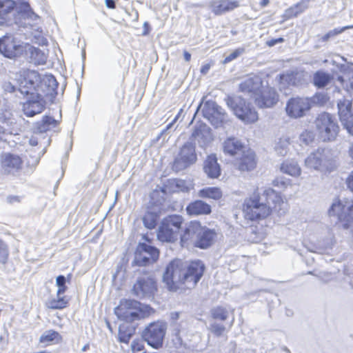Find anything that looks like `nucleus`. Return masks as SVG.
Returning <instances> with one entry per match:
<instances>
[{
	"instance_id": "2eb2a0df",
	"label": "nucleus",
	"mask_w": 353,
	"mask_h": 353,
	"mask_svg": "<svg viewBox=\"0 0 353 353\" xmlns=\"http://www.w3.org/2000/svg\"><path fill=\"white\" fill-rule=\"evenodd\" d=\"M157 290V283L154 278L144 276L137 279L132 292L137 298H152Z\"/></svg>"
},
{
	"instance_id": "e2e57ef3",
	"label": "nucleus",
	"mask_w": 353,
	"mask_h": 353,
	"mask_svg": "<svg viewBox=\"0 0 353 353\" xmlns=\"http://www.w3.org/2000/svg\"><path fill=\"white\" fill-rule=\"evenodd\" d=\"M105 4L107 8L114 9L115 8V1L114 0H105Z\"/></svg>"
},
{
	"instance_id": "5fc2aeb1",
	"label": "nucleus",
	"mask_w": 353,
	"mask_h": 353,
	"mask_svg": "<svg viewBox=\"0 0 353 353\" xmlns=\"http://www.w3.org/2000/svg\"><path fill=\"white\" fill-rule=\"evenodd\" d=\"M173 335L175 336L174 339H173V341H174L176 345H183V340L180 335V330L178 329L177 327H176L173 330Z\"/></svg>"
},
{
	"instance_id": "a211bd4d",
	"label": "nucleus",
	"mask_w": 353,
	"mask_h": 353,
	"mask_svg": "<svg viewBox=\"0 0 353 353\" xmlns=\"http://www.w3.org/2000/svg\"><path fill=\"white\" fill-rule=\"evenodd\" d=\"M311 108L310 100L305 97L291 98L287 102L285 111L291 118H300Z\"/></svg>"
},
{
	"instance_id": "7c9ffc66",
	"label": "nucleus",
	"mask_w": 353,
	"mask_h": 353,
	"mask_svg": "<svg viewBox=\"0 0 353 353\" xmlns=\"http://www.w3.org/2000/svg\"><path fill=\"white\" fill-rule=\"evenodd\" d=\"M187 213L191 216L209 214L211 213V206L201 200L190 203L186 207Z\"/></svg>"
},
{
	"instance_id": "7ed1b4c3",
	"label": "nucleus",
	"mask_w": 353,
	"mask_h": 353,
	"mask_svg": "<svg viewBox=\"0 0 353 353\" xmlns=\"http://www.w3.org/2000/svg\"><path fill=\"white\" fill-rule=\"evenodd\" d=\"M57 125V121L54 118L48 116L44 117L41 121L37 123L33 134L30 138L29 143L32 146L37 145L43 146V154L51 141L46 132L55 128Z\"/></svg>"
},
{
	"instance_id": "f3484780",
	"label": "nucleus",
	"mask_w": 353,
	"mask_h": 353,
	"mask_svg": "<svg viewBox=\"0 0 353 353\" xmlns=\"http://www.w3.org/2000/svg\"><path fill=\"white\" fill-rule=\"evenodd\" d=\"M25 46L26 43L18 41L12 35H6L0 39V52L9 59L21 55Z\"/></svg>"
},
{
	"instance_id": "f03ea898",
	"label": "nucleus",
	"mask_w": 353,
	"mask_h": 353,
	"mask_svg": "<svg viewBox=\"0 0 353 353\" xmlns=\"http://www.w3.org/2000/svg\"><path fill=\"white\" fill-rule=\"evenodd\" d=\"M184 261L180 259L172 261L167 266L163 274V282L170 291H176L185 285Z\"/></svg>"
},
{
	"instance_id": "58836bf2",
	"label": "nucleus",
	"mask_w": 353,
	"mask_h": 353,
	"mask_svg": "<svg viewBox=\"0 0 353 353\" xmlns=\"http://www.w3.org/2000/svg\"><path fill=\"white\" fill-rule=\"evenodd\" d=\"M338 113L340 119L346 121L345 117H346L347 112L352 109V101L347 99H342L339 100L337 102Z\"/></svg>"
},
{
	"instance_id": "f257e3e1",
	"label": "nucleus",
	"mask_w": 353,
	"mask_h": 353,
	"mask_svg": "<svg viewBox=\"0 0 353 353\" xmlns=\"http://www.w3.org/2000/svg\"><path fill=\"white\" fill-rule=\"evenodd\" d=\"M330 218H335L347 229L353 223V199H343L334 201L328 210Z\"/></svg>"
},
{
	"instance_id": "6ab92c4d",
	"label": "nucleus",
	"mask_w": 353,
	"mask_h": 353,
	"mask_svg": "<svg viewBox=\"0 0 353 353\" xmlns=\"http://www.w3.org/2000/svg\"><path fill=\"white\" fill-rule=\"evenodd\" d=\"M41 83L39 74L34 70H30L26 73L24 79L21 81L19 90L23 94L34 95V92H37V88Z\"/></svg>"
},
{
	"instance_id": "bf43d9fd",
	"label": "nucleus",
	"mask_w": 353,
	"mask_h": 353,
	"mask_svg": "<svg viewBox=\"0 0 353 353\" xmlns=\"http://www.w3.org/2000/svg\"><path fill=\"white\" fill-rule=\"evenodd\" d=\"M65 277L63 275H59L56 279V285L59 287L65 285Z\"/></svg>"
},
{
	"instance_id": "0eeeda50",
	"label": "nucleus",
	"mask_w": 353,
	"mask_h": 353,
	"mask_svg": "<svg viewBox=\"0 0 353 353\" xmlns=\"http://www.w3.org/2000/svg\"><path fill=\"white\" fill-rule=\"evenodd\" d=\"M226 103L236 116L245 123H254L258 120V114L254 108L241 97H228Z\"/></svg>"
},
{
	"instance_id": "0e129e2a",
	"label": "nucleus",
	"mask_w": 353,
	"mask_h": 353,
	"mask_svg": "<svg viewBox=\"0 0 353 353\" xmlns=\"http://www.w3.org/2000/svg\"><path fill=\"white\" fill-rule=\"evenodd\" d=\"M179 315H180L179 312H172L170 314V317L173 321H175L179 318Z\"/></svg>"
},
{
	"instance_id": "338daca9",
	"label": "nucleus",
	"mask_w": 353,
	"mask_h": 353,
	"mask_svg": "<svg viewBox=\"0 0 353 353\" xmlns=\"http://www.w3.org/2000/svg\"><path fill=\"white\" fill-rule=\"evenodd\" d=\"M183 57H184V59L186 61H190V59H191V54L187 52V51H185L183 52Z\"/></svg>"
},
{
	"instance_id": "b1692460",
	"label": "nucleus",
	"mask_w": 353,
	"mask_h": 353,
	"mask_svg": "<svg viewBox=\"0 0 353 353\" xmlns=\"http://www.w3.org/2000/svg\"><path fill=\"white\" fill-rule=\"evenodd\" d=\"M1 165L5 172L14 173L21 169L22 160L18 155L6 153L2 155Z\"/></svg>"
},
{
	"instance_id": "6e6552de",
	"label": "nucleus",
	"mask_w": 353,
	"mask_h": 353,
	"mask_svg": "<svg viewBox=\"0 0 353 353\" xmlns=\"http://www.w3.org/2000/svg\"><path fill=\"white\" fill-rule=\"evenodd\" d=\"M195 235L196 237L194 241L195 245L205 249L211 245L216 234L211 230L200 228L198 224H194L185 229L184 234L181 237V242L185 243L192 239Z\"/></svg>"
},
{
	"instance_id": "2f4dec72",
	"label": "nucleus",
	"mask_w": 353,
	"mask_h": 353,
	"mask_svg": "<svg viewBox=\"0 0 353 353\" xmlns=\"http://www.w3.org/2000/svg\"><path fill=\"white\" fill-rule=\"evenodd\" d=\"M67 290L66 285H63L58 288L57 292V299H52L46 303L48 307L50 309H63L65 308L68 305V301L65 299V296H61Z\"/></svg>"
},
{
	"instance_id": "423d86ee",
	"label": "nucleus",
	"mask_w": 353,
	"mask_h": 353,
	"mask_svg": "<svg viewBox=\"0 0 353 353\" xmlns=\"http://www.w3.org/2000/svg\"><path fill=\"white\" fill-rule=\"evenodd\" d=\"M183 218L179 215L168 216L163 219L158 230V239L162 242H174L178 238Z\"/></svg>"
},
{
	"instance_id": "39448f33",
	"label": "nucleus",
	"mask_w": 353,
	"mask_h": 353,
	"mask_svg": "<svg viewBox=\"0 0 353 353\" xmlns=\"http://www.w3.org/2000/svg\"><path fill=\"white\" fill-rule=\"evenodd\" d=\"M314 123L319 136L323 141H332L336 138L339 127L332 114L327 112L319 114Z\"/></svg>"
},
{
	"instance_id": "473e14b6",
	"label": "nucleus",
	"mask_w": 353,
	"mask_h": 353,
	"mask_svg": "<svg viewBox=\"0 0 353 353\" xmlns=\"http://www.w3.org/2000/svg\"><path fill=\"white\" fill-rule=\"evenodd\" d=\"M333 77L323 70H318L315 72L312 77L313 84L318 88H323L329 85L332 81Z\"/></svg>"
},
{
	"instance_id": "774afa93",
	"label": "nucleus",
	"mask_w": 353,
	"mask_h": 353,
	"mask_svg": "<svg viewBox=\"0 0 353 353\" xmlns=\"http://www.w3.org/2000/svg\"><path fill=\"white\" fill-rule=\"evenodd\" d=\"M349 154H350V157L353 159V143L350 146Z\"/></svg>"
},
{
	"instance_id": "9d476101",
	"label": "nucleus",
	"mask_w": 353,
	"mask_h": 353,
	"mask_svg": "<svg viewBox=\"0 0 353 353\" xmlns=\"http://www.w3.org/2000/svg\"><path fill=\"white\" fill-rule=\"evenodd\" d=\"M141 312V303L131 299L121 301L120 304L114 309V313L117 317L127 322L139 319L142 316Z\"/></svg>"
},
{
	"instance_id": "37998d69",
	"label": "nucleus",
	"mask_w": 353,
	"mask_h": 353,
	"mask_svg": "<svg viewBox=\"0 0 353 353\" xmlns=\"http://www.w3.org/2000/svg\"><path fill=\"white\" fill-rule=\"evenodd\" d=\"M59 337V334L54 330H50L46 331L41 336L39 341L41 343L52 342Z\"/></svg>"
},
{
	"instance_id": "680f3d73",
	"label": "nucleus",
	"mask_w": 353,
	"mask_h": 353,
	"mask_svg": "<svg viewBox=\"0 0 353 353\" xmlns=\"http://www.w3.org/2000/svg\"><path fill=\"white\" fill-rule=\"evenodd\" d=\"M348 188L353 192V171L350 173L346 180Z\"/></svg>"
},
{
	"instance_id": "ddd939ff",
	"label": "nucleus",
	"mask_w": 353,
	"mask_h": 353,
	"mask_svg": "<svg viewBox=\"0 0 353 353\" xmlns=\"http://www.w3.org/2000/svg\"><path fill=\"white\" fill-rule=\"evenodd\" d=\"M204 270L205 265L199 260L184 262L185 288H194L202 277Z\"/></svg>"
},
{
	"instance_id": "f704fd0d",
	"label": "nucleus",
	"mask_w": 353,
	"mask_h": 353,
	"mask_svg": "<svg viewBox=\"0 0 353 353\" xmlns=\"http://www.w3.org/2000/svg\"><path fill=\"white\" fill-rule=\"evenodd\" d=\"M198 196L201 198L219 200L223 196L222 191L217 187H206L198 192Z\"/></svg>"
},
{
	"instance_id": "052dcab7",
	"label": "nucleus",
	"mask_w": 353,
	"mask_h": 353,
	"mask_svg": "<svg viewBox=\"0 0 353 353\" xmlns=\"http://www.w3.org/2000/svg\"><path fill=\"white\" fill-rule=\"evenodd\" d=\"M284 41L283 38L273 39L267 41V45L270 47L274 46L277 43H283Z\"/></svg>"
},
{
	"instance_id": "ea45409f",
	"label": "nucleus",
	"mask_w": 353,
	"mask_h": 353,
	"mask_svg": "<svg viewBox=\"0 0 353 353\" xmlns=\"http://www.w3.org/2000/svg\"><path fill=\"white\" fill-rule=\"evenodd\" d=\"M15 8V1L13 0H0V20L6 19L7 14ZM0 23H2L0 21Z\"/></svg>"
},
{
	"instance_id": "c756f323",
	"label": "nucleus",
	"mask_w": 353,
	"mask_h": 353,
	"mask_svg": "<svg viewBox=\"0 0 353 353\" xmlns=\"http://www.w3.org/2000/svg\"><path fill=\"white\" fill-rule=\"evenodd\" d=\"M24 52L27 56H29L30 61L35 65H43L47 60V55L40 49L26 43Z\"/></svg>"
},
{
	"instance_id": "393cba45",
	"label": "nucleus",
	"mask_w": 353,
	"mask_h": 353,
	"mask_svg": "<svg viewBox=\"0 0 353 353\" xmlns=\"http://www.w3.org/2000/svg\"><path fill=\"white\" fill-rule=\"evenodd\" d=\"M263 201L271 206L272 209L275 210H281V205H283V201L281 196L274 191L273 189L268 188L264 190L263 193L261 195Z\"/></svg>"
},
{
	"instance_id": "c85d7f7f",
	"label": "nucleus",
	"mask_w": 353,
	"mask_h": 353,
	"mask_svg": "<svg viewBox=\"0 0 353 353\" xmlns=\"http://www.w3.org/2000/svg\"><path fill=\"white\" fill-rule=\"evenodd\" d=\"M240 156L238 168L241 171H250L255 168V154L252 150H245Z\"/></svg>"
},
{
	"instance_id": "a18cd8bd",
	"label": "nucleus",
	"mask_w": 353,
	"mask_h": 353,
	"mask_svg": "<svg viewBox=\"0 0 353 353\" xmlns=\"http://www.w3.org/2000/svg\"><path fill=\"white\" fill-rule=\"evenodd\" d=\"M353 26H345L341 29L335 28L334 30H332L329 31L327 33H326L325 35L321 37V41L325 42V41H328L330 38L334 37L336 36L337 34L343 32L345 30L351 28Z\"/></svg>"
},
{
	"instance_id": "c9c22d12",
	"label": "nucleus",
	"mask_w": 353,
	"mask_h": 353,
	"mask_svg": "<svg viewBox=\"0 0 353 353\" xmlns=\"http://www.w3.org/2000/svg\"><path fill=\"white\" fill-rule=\"evenodd\" d=\"M290 142L288 137H281L276 141L274 150L278 155L284 157L290 150Z\"/></svg>"
},
{
	"instance_id": "1a4fd4ad",
	"label": "nucleus",
	"mask_w": 353,
	"mask_h": 353,
	"mask_svg": "<svg viewBox=\"0 0 353 353\" xmlns=\"http://www.w3.org/2000/svg\"><path fill=\"white\" fill-rule=\"evenodd\" d=\"M201 108L203 116L215 128L221 127L228 121L227 114L215 101H207L203 103H201L196 112Z\"/></svg>"
},
{
	"instance_id": "f8f14e48",
	"label": "nucleus",
	"mask_w": 353,
	"mask_h": 353,
	"mask_svg": "<svg viewBox=\"0 0 353 353\" xmlns=\"http://www.w3.org/2000/svg\"><path fill=\"white\" fill-rule=\"evenodd\" d=\"M305 164L314 170H330L333 165L331 153L326 149H318L306 158Z\"/></svg>"
},
{
	"instance_id": "4d7b16f0",
	"label": "nucleus",
	"mask_w": 353,
	"mask_h": 353,
	"mask_svg": "<svg viewBox=\"0 0 353 353\" xmlns=\"http://www.w3.org/2000/svg\"><path fill=\"white\" fill-rule=\"evenodd\" d=\"M175 185L178 188V190L182 192H188V188L185 185V182L183 180H176L175 181Z\"/></svg>"
},
{
	"instance_id": "412c9836",
	"label": "nucleus",
	"mask_w": 353,
	"mask_h": 353,
	"mask_svg": "<svg viewBox=\"0 0 353 353\" xmlns=\"http://www.w3.org/2000/svg\"><path fill=\"white\" fill-rule=\"evenodd\" d=\"M208 6L214 14L220 16L238 8L239 2L234 0H211Z\"/></svg>"
},
{
	"instance_id": "13d9d810",
	"label": "nucleus",
	"mask_w": 353,
	"mask_h": 353,
	"mask_svg": "<svg viewBox=\"0 0 353 353\" xmlns=\"http://www.w3.org/2000/svg\"><path fill=\"white\" fill-rule=\"evenodd\" d=\"M21 200V197L17 195H9L6 197V201L10 204L20 203Z\"/></svg>"
},
{
	"instance_id": "aec40b11",
	"label": "nucleus",
	"mask_w": 353,
	"mask_h": 353,
	"mask_svg": "<svg viewBox=\"0 0 353 353\" xmlns=\"http://www.w3.org/2000/svg\"><path fill=\"white\" fill-rule=\"evenodd\" d=\"M279 94L273 88H266L262 91L259 90V94L255 97L256 104L261 108H271L277 103Z\"/></svg>"
},
{
	"instance_id": "6e6d98bb",
	"label": "nucleus",
	"mask_w": 353,
	"mask_h": 353,
	"mask_svg": "<svg viewBox=\"0 0 353 353\" xmlns=\"http://www.w3.org/2000/svg\"><path fill=\"white\" fill-rule=\"evenodd\" d=\"M327 101V97L324 94L319 93V94H316V95H314L313 97V101L314 103H319L321 104H323Z\"/></svg>"
},
{
	"instance_id": "c03bdc74",
	"label": "nucleus",
	"mask_w": 353,
	"mask_h": 353,
	"mask_svg": "<svg viewBox=\"0 0 353 353\" xmlns=\"http://www.w3.org/2000/svg\"><path fill=\"white\" fill-rule=\"evenodd\" d=\"M41 83H44L49 88V92H54L57 88L58 84L56 79L52 75L46 76L41 81Z\"/></svg>"
},
{
	"instance_id": "4c0bfd02",
	"label": "nucleus",
	"mask_w": 353,
	"mask_h": 353,
	"mask_svg": "<svg viewBox=\"0 0 353 353\" xmlns=\"http://www.w3.org/2000/svg\"><path fill=\"white\" fill-rule=\"evenodd\" d=\"M159 219L158 213L154 210H148L143 217V222L145 228L153 229L156 227Z\"/></svg>"
},
{
	"instance_id": "72a5a7b5",
	"label": "nucleus",
	"mask_w": 353,
	"mask_h": 353,
	"mask_svg": "<svg viewBox=\"0 0 353 353\" xmlns=\"http://www.w3.org/2000/svg\"><path fill=\"white\" fill-rule=\"evenodd\" d=\"M280 170L283 173L292 176H299L301 172V169L298 163L294 160H287L283 162Z\"/></svg>"
},
{
	"instance_id": "de8ad7c7",
	"label": "nucleus",
	"mask_w": 353,
	"mask_h": 353,
	"mask_svg": "<svg viewBox=\"0 0 353 353\" xmlns=\"http://www.w3.org/2000/svg\"><path fill=\"white\" fill-rule=\"evenodd\" d=\"M314 139V134L310 131L305 130L300 134L299 141L301 144H305L307 145L312 143Z\"/></svg>"
},
{
	"instance_id": "5701e85b",
	"label": "nucleus",
	"mask_w": 353,
	"mask_h": 353,
	"mask_svg": "<svg viewBox=\"0 0 353 353\" xmlns=\"http://www.w3.org/2000/svg\"><path fill=\"white\" fill-rule=\"evenodd\" d=\"M37 99L35 100H28L23 105V111L27 117H34L40 114L45 108L46 102L41 94L36 93Z\"/></svg>"
},
{
	"instance_id": "4be33fe9",
	"label": "nucleus",
	"mask_w": 353,
	"mask_h": 353,
	"mask_svg": "<svg viewBox=\"0 0 353 353\" xmlns=\"http://www.w3.org/2000/svg\"><path fill=\"white\" fill-rule=\"evenodd\" d=\"M262 79L259 76L248 77L239 84V90L243 92L256 97L259 94V90L262 88Z\"/></svg>"
},
{
	"instance_id": "8fccbe9b",
	"label": "nucleus",
	"mask_w": 353,
	"mask_h": 353,
	"mask_svg": "<svg viewBox=\"0 0 353 353\" xmlns=\"http://www.w3.org/2000/svg\"><path fill=\"white\" fill-rule=\"evenodd\" d=\"M245 52V48H239L236 50H234L232 52H231L229 55H228L224 60V63H228L232 61V60L236 59L241 54H243Z\"/></svg>"
},
{
	"instance_id": "a878e982",
	"label": "nucleus",
	"mask_w": 353,
	"mask_h": 353,
	"mask_svg": "<svg viewBox=\"0 0 353 353\" xmlns=\"http://www.w3.org/2000/svg\"><path fill=\"white\" fill-rule=\"evenodd\" d=\"M15 8L18 13L21 15L22 18L30 21L28 22L29 26H33V24L30 23L31 21H32L34 24H37V21H39V16L32 11L28 2L19 0L18 2H15Z\"/></svg>"
},
{
	"instance_id": "864d4df0",
	"label": "nucleus",
	"mask_w": 353,
	"mask_h": 353,
	"mask_svg": "<svg viewBox=\"0 0 353 353\" xmlns=\"http://www.w3.org/2000/svg\"><path fill=\"white\" fill-rule=\"evenodd\" d=\"M288 184V181L282 177L276 178L273 181V185L279 188H285Z\"/></svg>"
},
{
	"instance_id": "cd10ccee",
	"label": "nucleus",
	"mask_w": 353,
	"mask_h": 353,
	"mask_svg": "<svg viewBox=\"0 0 353 353\" xmlns=\"http://www.w3.org/2000/svg\"><path fill=\"white\" fill-rule=\"evenodd\" d=\"M203 171L211 179H216L221 175V168L215 155H210L205 160Z\"/></svg>"
},
{
	"instance_id": "603ef678",
	"label": "nucleus",
	"mask_w": 353,
	"mask_h": 353,
	"mask_svg": "<svg viewBox=\"0 0 353 353\" xmlns=\"http://www.w3.org/2000/svg\"><path fill=\"white\" fill-rule=\"evenodd\" d=\"M132 336V333L125 334L122 331V327L120 326L119 327V341L122 343H128L130 337Z\"/></svg>"
},
{
	"instance_id": "a19ab883",
	"label": "nucleus",
	"mask_w": 353,
	"mask_h": 353,
	"mask_svg": "<svg viewBox=\"0 0 353 353\" xmlns=\"http://www.w3.org/2000/svg\"><path fill=\"white\" fill-rule=\"evenodd\" d=\"M210 314L214 319L225 321L229 316V311L223 306H216L211 309Z\"/></svg>"
},
{
	"instance_id": "09e8293b",
	"label": "nucleus",
	"mask_w": 353,
	"mask_h": 353,
	"mask_svg": "<svg viewBox=\"0 0 353 353\" xmlns=\"http://www.w3.org/2000/svg\"><path fill=\"white\" fill-rule=\"evenodd\" d=\"M9 255L7 245L0 239V263L5 264Z\"/></svg>"
},
{
	"instance_id": "79ce46f5",
	"label": "nucleus",
	"mask_w": 353,
	"mask_h": 353,
	"mask_svg": "<svg viewBox=\"0 0 353 353\" xmlns=\"http://www.w3.org/2000/svg\"><path fill=\"white\" fill-rule=\"evenodd\" d=\"M345 117L346 121H344L343 119H340L341 122L348 133L353 136V109L347 112Z\"/></svg>"
},
{
	"instance_id": "3c124183",
	"label": "nucleus",
	"mask_w": 353,
	"mask_h": 353,
	"mask_svg": "<svg viewBox=\"0 0 353 353\" xmlns=\"http://www.w3.org/2000/svg\"><path fill=\"white\" fill-rule=\"evenodd\" d=\"M294 76L292 74H282L280 76L281 84L288 83V84H294Z\"/></svg>"
},
{
	"instance_id": "e433bc0d",
	"label": "nucleus",
	"mask_w": 353,
	"mask_h": 353,
	"mask_svg": "<svg viewBox=\"0 0 353 353\" xmlns=\"http://www.w3.org/2000/svg\"><path fill=\"white\" fill-rule=\"evenodd\" d=\"M307 6L305 2L298 3L285 10L283 17L285 19H290L298 16L307 9Z\"/></svg>"
},
{
	"instance_id": "bb28decb",
	"label": "nucleus",
	"mask_w": 353,
	"mask_h": 353,
	"mask_svg": "<svg viewBox=\"0 0 353 353\" xmlns=\"http://www.w3.org/2000/svg\"><path fill=\"white\" fill-rule=\"evenodd\" d=\"M223 148L224 152L232 157L241 155L245 150L242 143L235 137H230L225 140Z\"/></svg>"
},
{
	"instance_id": "4468645a",
	"label": "nucleus",
	"mask_w": 353,
	"mask_h": 353,
	"mask_svg": "<svg viewBox=\"0 0 353 353\" xmlns=\"http://www.w3.org/2000/svg\"><path fill=\"white\" fill-rule=\"evenodd\" d=\"M158 258L159 251L155 247L142 243L137 247L132 263L139 266H145L154 263Z\"/></svg>"
},
{
	"instance_id": "20e7f679",
	"label": "nucleus",
	"mask_w": 353,
	"mask_h": 353,
	"mask_svg": "<svg viewBox=\"0 0 353 353\" xmlns=\"http://www.w3.org/2000/svg\"><path fill=\"white\" fill-rule=\"evenodd\" d=\"M272 207L263 201V197L254 195L245 201L243 212L245 217L251 221L263 219L268 216Z\"/></svg>"
},
{
	"instance_id": "69168bd1",
	"label": "nucleus",
	"mask_w": 353,
	"mask_h": 353,
	"mask_svg": "<svg viewBox=\"0 0 353 353\" xmlns=\"http://www.w3.org/2000/svg\"><path fill=\"white\" fill-rule=\"evenodd\" d=\"M209 69H210V65H205L201 68V72L203 74H206L208 72Z\"/></svg>"
},
{
	"instance_id": "49530a36",
	"label": "nucleus",
	"mask_w": 353,
	"mask_h": 353,
	"mask_svg": "<svg viewBox=\"0 0 353 353\" xmlns=\"http://www.w3.org/2000/svg\"><path fill=\"white\" fill-rule=\"evenodd\" d=\"M209 330L216 336H221L225 330V327L218 323H212L209 327Z\"/></svg>"
},
{
	"instance_id": "dca6fc26",
	"label": "nucleus",
	"mask_w": 353,
	"mask_h": 353,
	"mask_svg": "<svg viewBox=\"0 0 353 353\" xmlns=\"http://www.w3.org/2000/svg\"><path fill=\"white\" fill-rule=\"evenodd\" d=\"M196 161L195 147L191 143H186L181 148L179 155L175 159L172 168L176 172L181 171Z\"/></svg>"
},
{
	"instance_id": "9b49d317",
	"label": "nucleus",
	"mask_w": 353,
	"mask_h": 353,
	"mask_svg": "<svg viewBox=\"0 0 353 353\" xmlns=\"http://www.w3.org/2000/svg\"><path fill=\"white\" fill-rule=\"evenodd\" d=\"M167 326L164 322L157 321L150 323L143 332V337L148 345L155 349L162 346Z\"/></svg>"
}]
</instances>
